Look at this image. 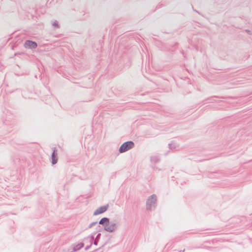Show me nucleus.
<instances>
[{"instance_id":"f257e3e1","label":"nucleus","mask_w":252,"mask_h":252,"mask_svg":"<svg viewBox=\"0 0 252 252\" xmlns=\"http://www.w3.org/2000/svg\"><path fill=\"white\" fill-rule=\"evenodd\" d=\"M134 146V143L132 141H127L123 144L119 149L120 153H124L131 149Z\"/></svg>"},{"instance_id":"f03ea898","label":"nucleus","mask_w":252,"mask_h":252,"mask_svg":"<svg viewBox=\"0 0 252 252\" xmlns=\"http://www.w3.org/2000/svg\"><path fill=\"white\" fill-rule=\"evenodd\" d=\"M108 205L100 207L97 209L94 212V215H98L105 212L108 209Z\"/></svg>"},{"instance_id":"7ed1b4c3","label":"nucleus","mask_w":252,"mask_h":252,"mask_svg":"<svg viewBox=\"0 0 252 252\" xmlns=\"http://www.w3.org/2000/svg\"><path fill=\"white\" fill-rule=\"evenodd\" d=\"M25 46L28 48H35L37 47V44L35 42L28 40L25 43Z\"/></svg>"},{"instance_id":"20e7f679","label":"nucleus","mask_w":252,"mask_h":252,"mask_svg":"<svg viewBox=\"0 0 252 252\" xmlns=\"http://www.w3.org/2000/svg\"><path fill=\"white\" fill-rule=\"evenodd\" d=\"M105 229L109 232H112L115 229V226L114 225L107 224L104 227Z\"/></svg>"},{"instance_id":"39448f33","label":"nucleus","mask_w":252,"mask_h":252,"mask_svg":"<svg viewBox=\"0 0 252 252\" xmlns=\"http://www.w3.org/2000/svg\"><path fill=\"white\" fill-rule=\"evenodd\" d=\"M99 223L105 226L106 225L108 224L109 220L106 218H103L99 221Z\"/></svg>"},{"instance_id":"423d86ee","label":"nucleus","mask_w":252,"mask_h":252,"mask_svg":"<svg viewBox=\"0 0 252 252\" xmlns=\"http://www.w3.org/2000/svg\"><path fill=\"white\" fill-rule=\"evenodd\" d=\"M156 201V196L154 195H152L148 200V203L151 204L152 203H155Z\"/></svg>"},{"instance_id":"0eeeda50","label":"nucleus","mask_w":252,"mask_h":252,"mask_svg":"<svg viewBox=\"0 0 252 252\" xmlns=\"http://www.w3.org/2000/svg\"><path fill=\"white\" fill-rule=\"evenodd\" d=\"M52 163L55 164L57 162V155L55 154V151H54L52 155Z\"/></svg>"},{"instance_id":"6e6552de","label":"nucleus","mask_w":252,"mask_h":252,"mask_svg":"<svg viewBox=\"0 0 252 252\" xmlns=\"http://www.w3.org/2000/svg\"><path fill=\"white\" fill-rule=\"evenodd\" d=\"M246 32L250 34H252L251 32L249 30H246Z\"/></svg>"}]
</instances>
